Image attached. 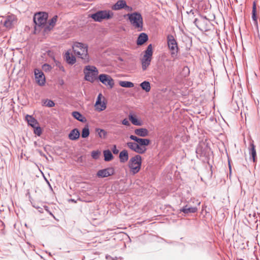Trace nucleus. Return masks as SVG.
Masks as SVG:
<instances>
[{
  "mask_svg": "<svg viewBox=\"0 0 260 260\" xmlns=\"http://www.w3.org/2000/svg\"><path fill=\"white\" fill-rule=\"evenodd\" d=\"M46 210H47V211L49 213V214H50V215H51L53 217V218H54V219H56V218H55V217H54V216L52 214V213H51V212H50V211H49L47 209H46Z\"/></svg>",
  "mask_w": 260,
  "mask_h": 260,
  "instance_id": "de8ad7c7",
  "label": "nucleus"
},
{
  "mask_svg": "<svg viewBox=\"0 0 260 260\" xmlns=\"http://www.w3.org/2000/svg\"><path fill=\"white\" fill-rule=\"evenodd\" d=\"M229 169H230V173H231V166L230 164H229Z\"/></svg>",
  "mask_w": 260,
  "mask_h": 260,
  "instance_id": "09e8293b",
  "label": "nucleus"
},
{
  "mask_svg": "<svg viewBox=\"0 0 260 260\" xmlns=\"http://www.w3.org/2000/svg\"><path fill=\"white\" fill-rule=\"evenodd\" d=\"M113 13L110 11H99L91 15V17L95 21L101 22L104 19H109L113 17Z\"/></svg>",
  "mask_w": 260,
  "mask_h": 260,
  "instance_id": "39448f33",
  "label": "nucleus"
},
{
  "mask_svg": "<svg viewBox=\"0 0 260 260\" xmlns=\"http://www.w3.org/2000/svg\"><path fill=\"white\" fill-rule=\"evenodd\" d=\"M168 45L171 52L172 57H175L177 55L178 46L176 41L172 35H168L167 37Z\"/></svg>",
  "mask_w": 260,
  "mask_h": 260,
  "instance_id": "423d86ee",
  "label": "nucleus"
},
{
  "mask_svg": "<svg viewBox=\"0 0 260 260\" xmlns=\"http://www.w3.org/2000/svg\"><path fill=\"white\" fill-rule=\"evenodd\" d=\"M126 6V2L124 0H119L112 7V9L117 11L124 9Z\"/></svg>",
  "mask_w": 260,
  "mask_h": 260,
  "instance_id": "2eb2a0df",
  "label": "nucleus"
},
{
  "mask_svg": "<svg viewBox=\"0 0 260 260\" xmlns=\"http://www.w3.org/2000/svg\"><path fill=\"white\" fill-rule=\"evenodd\" d=\"M141 88L146 92H149L151 89L150 84L148 81H145L140 84Z\"/></svg>",
  "mask_w": 260,
  "mask_h": 260,
  "instance_id": "c85d7f7f",
  "label": "nucleus"
},
{
  "mask_svg": "<svg viewBox=\"0 0 260 260\" xmlns=\"http://www.w3.org/2000/svg\"><path fill=\"white\" fill-rule=\"evenodd\" d=\"M57 15L54 16L52 18V19L49 20V25L50 26H51L52 27H53L55 25V24L57 21Z\"/></svg>",
  "mask_w": 260,
  "mask_h": 260,
  "instance_id": "e433bc0d",
  "label": "nucleus"
},
{
  "mask_svg": "<svg viewBox=\"0 0 260 260\" xmlns=\"http://www.w3.org/2000/svg\"><path fill=\"white\" fill-rule=\"evenodd\" d=\"M99 79L103 84L107 86H109L110 88H112L114 86V82L110 76L106 74H101L99 77Z\"/></svg>",
  "mask_w": 260,
  "mask_h": 260,
  "instance_id": "6e6552de",
  "label": "nucleus"
},
{
  "mask_svg": "<svg viewBox=\"0 0 260 260\" xmlns=\"http://www.w3.org/2000/svg\"><path fill=\"white\" fill-rule=\"evenodd\" d=\"M135 134L141 137H145L148 135L149 132L147 129L145 128H136L134 131Z\"/></svg>",
  "mask_w": 260,
  "mask_h": 260,
  "instance_id": "f3484780",
  "label": "nucleus"
},
{
  "mask_svg": "<svg viewBox=\"0 0 260 260\" xmlns=\"http://www.w3.org/2000/svg\"><path fill=\"white\" fill-rule=\"evenodd\" d=\"M42 69L45 72H48L51 70V67L48 64H44L42 66Z\"/></svg>",
  "mask_w": 260,
  "mask_h": 260,
  "instance_id": "58836bf2",
  "label": "nucleus"
},
{
  "mask_svg": "<svg viewBox=\"0 0 260 260\" xmlns=\"http://www.w3.org/2000/svg\"><path fill=\"white\" fill-rule=\"evenodd\" d=\"M104 160L106 161H109L113 158V155L109 150H104L103 152Z\"/></svg>",
  "mask_w": 260,
  "mask_h": 260,
  "instance_id": "a878e982",
  "label": "nucleus"
},
{
  "mask_svg": "<svg viewBox=\"0 0 260 260\" xmlns=\"http://www.w3.org/2000/svg\"><path fill=\"white\" fill-rule=\"evenodd\" d=\"M112 150L113 151V153L115 154H118L119 152V150L117 149L116 146L115 145L113 146Z\"/></svg>",
  "mask_w": 260,
  "mask_h": 260,
  "instance_id": "a19ab883",
  "label": "nucleus"
},
{
  "mask_svg": "<svg viewBox=\"0 0 260 260\" xmlns=\"http://www.w3.org/2000/svg\"><path fill=\"white\" fill-rule=\"evenodd\" d=\"M67 62L71 64H73L76 62V58L72 54H70L69 52H67L64 55Z\"/></svg>",
  "mask_w": 260,
  "mask_h": 260,
  "instance_id": "5701e85b",
  "label": "nucleus"
},
{
  "mask_svg": "<svg viewBox=\"0 0 260 260\" xmlns=\"http://www.w3.org/2000/svg\"><path fill=\"white\" fill-rule=\"evenodd\" d=\"M127 17L132 26L138 31L143 30V20L141 14L139 12L128 13L124 15V17Z\"/></svg>",
  "mask_w": 260,
  "mask_h": 260,
  "instance_id": "f03ea898",
  "label": "nucleus"
},
{
  "mask_svg": "<svg viewBox=\"0 0 260 260\" xmlns=\"http://www.w3.org/2000/svg\"><path fill=\"white\" fill-rule=\"evenodd\" d=\"M96 132H98L99 136L101 138H105L107 135L106 132L103 129L96 128Z\"/></svg>",
  "mask_w": 260,
  "mask_h": 260,
  "instance_id": "f704fd0d",
  "label": "nucleus"
},
{
  "mask_svg": "<svg viewBox=\"0 0 260 260\" xmlns=\"http://www.w3.org/2000/svg\"><path fill=\"white\" fill-rule=\"evenodd\" d=\"M196 26L197 27H198L199 28H200V27L198 26L199 20L197 18H196Z\"/></svg>",
  "mask_w": 260,
  "mask_h": 260,
  "instance_id": "a18cd8bd",
  "label": "nucleus"
},
{
  "mask_svg": "<svg viewBox=\"0 0 260 260\" xmlns=\"http://www.w3.org/2000/svg\"><path fill=\"white\" fill-rule=\"evenodd\" d=\"M114 169L112 168H108L105 169L99 170L96 174L99 178H105L113 175Z\"/></svg>",
  "mask_w": 260,
  "mask_h": 260,
  "instance_id": "9d476101",
  "label": "nucleus"
},
{
  "mask_svg": "<svg viewBox=\"0 0 260 260\" xmlns=\"http://www.w3.org/2000/svg\"><path fill=\"white\" fill-rule=\"evenodd\" d=\"M201 116H202L203 117L201 119H200V125H198V129L199 131H198L199 133H200V132H201V136H199V139L200 140V141H199L200 144H201L202 142H203L204 140H206V138H205V134L203 133L204 131L202 129L204 125V123H205V121L204 120L205 115L203 114H202Z\"/></svg>",
  "mask_w": 260,
  "mask_h": 260,
  "instance_id": "9b49d317",
  "label": "nucleus"
},
{
  "mask_svg": "<svg viewBox=\"0 0 260 260\" xmlns=\"http://www.w3.org/2000/svg\"><path fill=\"white\" fill-rule=\"evenodd\" d=\"M181 211L183 212L185 214H188L190 213L195 212V208L189 207L187 205L184 207L180 210Z\"/></svg>",
  "mask_w": 260,
  "mask_h": 260,
  "instance_id": "7c9ffc66",
  "label": "nucleus"
},
{
  "mask_svg": "<svg viewBox=\"0 0 260 260\" xmlns=\"http://www.w3.org/2000/svg\"><path fill=\"white\" fill-rule=\"evenodd\" d=\"M252 19L254 21V23L256 25H257V20L256 17V8L255 3L254 2L252 6Z\"/></svg>",
  "mask_w": 260,
  "mask_h": 260,
  "instance_id": "cd10ccee",
  "label": "nucleus"
},
{
  "mask_svg": "<svg viewBox=\"0 0 260 260\" xmlns=\"http://www.w3.org/2000/svg\"><path fill=\"white\" fill-rule=\"evenodd\" d=\"M47 17V13L45 12H39L35 15L34 21L35 24L39 26H43L46 23Z\"/></svg>",
  "mask_w": 260,
  "mask_h": 260,
  "instance_id": "0eeeda50",
  "label": "nucleus"
},
{
  "mask_svg": "<svg viewBox=\"0 0 260 260\" xmlns=\"http://www.w3.org/2000/svg\"><path fill=\"white\" fill-rule=\"evenodd\" d=\"M59 69H60L61 70H62V71H64V68H63V67L62 66H59Z\"/></svg>",
  "mask_w": 260,
  "mask_h": 260,
  "instance_id": "49530a36",
  "label": "nucleus"
},
{
  "mask_svg": "<svg viewBox=\"0 0 260 260\" xmlns=\"http://www.w3.org/2000/svg\"><path fill=\"white\" fill-rule=\"evenodd\" d=\"M74 54L79 58H81L84 63L89 61L87 45L79 42H76L73 45Z\"/></svg>",
  "mask_w": 260,
  "mask_h": 260,
  "instance_id": "f257e3e1",
  "label": "nucleus"
},
{
  "mask_svg": "<svg viewBox=\"0 0 260 260\" xmlns=\"http://www.w3.org/2000/svg\"><path fill=\"white\" fill-rule=\"evenodd\" d=\"M116 259H117V257L112 258V260H116Z\"/></svg>",
  "mask_w": 260,
  "mask_h": 260,
  "instance_id": "8fccbe9b",
  "label": "nucleus"
},
{
  "mask_svg": "<svg viewBox=\"0 0 260 260\" xmlns=\"http://www.w3.org/2000/svg\"><path fill=\"white\" fill-rule=\"evenodd\" d=\"M249 154L252 158L253 161L255 162L256 159V152L255 146L253 144V142H250L249 147Z\"/></svg>",
  "mask_w": 260,
  "mask_h": 260,
  "instance_id": "a211bd4d",
  "label": "nucleus"
},
{
  "mask_svg": "<svg viewBox=\"0 0 260 260\" xmlns=\"http://www.w3.org/2000/svg\"><path fill=\"white\" fill-rule=\"evenodd\" d=\"M16 21V18L14 15H8L4 22V25L10 28L15 23Z\"/></svg>",
  "mask_w": 260,
  "mask_h": 260,
  "instance_id": "ddd939ff",
  "label": "nucleus"
},
{
  "mask_svg": "<svg viewBox=\"0 0 260 260\" xmlns=\"http://www.w3.org/2000/svg\"><path fill=\"white\" fill-rule=\"evenodd\" d=\"M126 145L128 148L135 151V152L139 154L144 153V149H143L142 148H140L138 146L139 144L137 143L129 142L126 143Z\"/></svg>",
  "mask_w": 260,
  "mask_h": 260,
  "instance_id": "f8f14e48",
  "label": "nucleus"
},
{
  "mask_svg": "<svg viewBox=\"0 0 260 260\" xmlns=\"http://www.w3.org/2000/svg\"><path fill=\"white\" fill-rule=\"evenodd\" d=\"M101 152L99 150H96V151H92L91 152V156L94 159H98L99 157V155L100 154Z\"/></svg>",
  "mask_w": 260,
  "mask_h": 260,
  "instance_id": "c9c22d12",
  "label": "nucleus"
},
{
  "mask_svg": "<svg viewBox=\"0 0 260 260\" xmlns=\"http://www.w3.org/2000/svg\"><path fill=\"white\" fill-rule=\"evenodd\" d=\"M148 40V36L145 33H141L138 38L137 43L138 45H142Z\"/></svg>",
  "mask_w": 260,
  "mask_h": 260,
  "instance_id": "4be33fe9",
  "label": "nucleus"
},
{
  "mask_svg": "<svg viewBox=\"0 0 260 260\" xmlns=\"http://www.w3.org/2000/svg\"><path fill=\"white\" fill-rule=\"evenodd\" d=\"M34 72L37 83L39 85H44L46 81L44 73L41 70L38 69H35Z\"/></svg>",
  "mask_w": 260,
  "mask_h": 260,
  "instance_id": "1a4fd4ad",
  "label": "nucleus"
},
{
  "mask_svg": "<svg viewBox=\"0 0 260 260\" xmlns=\"http://www.w3.org/2000/svg\"><path fill=\"white\" fill-rule=\"evenodd\" d=\"M119 159L121 162L124 163L127 161L128 159V154L127 151L123 150L120 152Z\"/></svg>",
  "mask_w": 260,
  "mask_h": 260,
  "instance_id": "412c9836",
  "label": "nucleus"
},
{
  "mask_svg": "<svg viewBox=\"0 0 260 260\" xmlns=\"http://www.w3.org/2000/svg\"><path fill=\"white\" fill-rule=\"evenodd\" d=\"M129 138L131 140H134L135 141V142H136V143H137L138 141H139V139H140L139 138H138L135 136H134V135H131L129 136Z\"/></svg>",
  "mask_w": 260,
  "mask_h": 260,
  "instance_id": "ea45409f",
  "label": "nucleus"
},
{
  "mask_svg": "<svg viewBox=\"0 0 260 260\" xmlns=\"http://www.w3.org/2000/svg\"><path fill=\"white\" fill-rule=\"evenodd\" d=\"M43 105L51 108L54 107L55 104L53 101L46 99L43 101Z\"/></svg>",
  "mask_w": 260,
  "mask_h": 260,
  "instance_id": "72a5a7b5",
  "label": "nucleus"
},
{
  "mask_svg": "<svg viewBox=\"0 0 260 260\" xmlns=\"http://www.w3.org/2000/svg\"><path fill=\"white\" fill-rule=\"evenodd\" d=\"M142 157L140 155H136L130 158L128 161V167L133 174L138 173L141 167Z\"/></svg>",
  "mask_w": 260,
  "mask_h": 260,
  "instance_id": "7ed1b4c3",
  "label": "nucleus"
},
{
  "mask_svg": "<svg viewBox=\"0 0 260 260\" xmlns=\"http://www.w3.org/2000/svg\"><path fill=\"white\" fill-rule=\"evenodd\" d=\"M129 119L131 122L135 125L141 126L142 124V122L141 120H138L137 118L132 115H129Z\"/></svg>",
  "mask_w": 260,
  "mask_h": 260,
  "instance_id": "bb28decb",
  "label": "nucleus"
},
{
  "mask_svg": "<svg viewBox=\"0 0 260 260\" xmlns=\"http://www.w3.org/2000/svg\"><path fill=\"white\" fill-rule=\"evenodd\" d=\"M80 136L79 131L77 128H74L71 131L69 135V138L71 140H77Z\"/></svg>",
  "mask_w": 260,
  "mask_h": 260,
  "instance_id": "6ab92c4d",
  "label": "nucleus"
},
{
  "mask_svg": "<svg viewBox=\"0 0 260 260\" xmlns=\"http://www.w3.org/2000/svg\"><path fill=\"white\" fill-rule=\"evenodd\" d=\"M151 59L152 58L150 57L143 56L141 60L142 68L143 71L146 70L150 65Z\"/></svg>",
  "mask_w": 260,
  "mask_h": 260,
  "instance_id": "aec40b11",
  "label": "nucleus"
},
{
  "mask_svg": "<svg viewBox=\"0 0 260 260\" xmlns=\"http://www.w3.org/2000/svg\"><path fill=\"white\" fill-rule=\"evenodd\" d=\"M101 96L102 94L100 93L98 96L95 107L96 110L99 111H102L104 110L106 108V105L105 103H102L101 102Z\"/></svg>",
  "mask_w": 260,
  "mask_h": 260,
  "instance_id": "4468645a",
  "label": "nucleus"
},
{
  "mask_svg": "<svg viewBox=\"0 0 260 260\" xmlns=\"http://www.w3.org/2000/svg\"><path fill=\"white\" fill-rule=\"evenodd\" d=\"M152 45L150 44L147 47V49L145 51V54L144 55V56L145 57H148L152 58Z\"/></svg>",
  "mask_w": 260,
  "mask_h": 260,
  "instance_id": "2f4dec72",
  "label": "nucleus"
},
{
  "mask_svg": "<svg viewBox=\"0 0 260 260\" xmlns=\"http://www.w3.org/2000/svg\"><path fill=\"white\" fill-rule=\"evenodd\" d=\"M34 128V133L37 135L40 136L42 134V129L39 126H35Z\"/></svg>",
  "mask_w": 260,
  "mask_h": 260,
  "instance_id": "4c0bfd02",
  "label": "nucleus"
},
{
  "mask_svg": "<svg viewBox=\"0 0 260 260\" xmlns=\"http://www.w3.org/2000/svg\"><path fill=\"white\" fill-rule=\"evenodd\" d=\"M45 180H46V181L47 183V184H48V185L50 186V188H51V185H50V184L49 182L48 181V180L46 178H45Z\"/></svg>",
  "mask_w": 260,
  "mask_h": 260,
  "instance_id": "c03bdc74",
  "label": "nucleus"
},
{
  "mask_svg": "<svg viewBox=\"0 0 260 260\" xmlns=\"http://www.w3.org/2000/svg\"><path fill=\"white\" fill-rule=\"evenodd\" d=\"M150 143V141L149 139L142 138H140L137 142L139 144L138 146L144 149V153H145L147 150L146 146L149 145Z\"/></svg>",
  "mask_w": 260,
  "mask_h": 260,
  "instance_id": "dca6fc26",
  "label": "nucleus"
},
{
  "mask_svg": "<svg viewBox=\"0 0 260 260\" xmlns=\"http://www.w3.org/2000/svg\"><path fill=\"white\" fill-rule=\"evenodd\" d=\"M122 124H123L124 125H126V126L129 125V122L126 118H125L122 120Z\"/></svg>",
  "mask_w": 260,
  "mask_h": 260,
  "instance_id": "79ce46f5",
  "label": "nucleus"
},
{
  "mask_svg": "<svg viewBox=\"0 0 260 260\" xmlns=\"http://www.w3.org/2000/svg\"><path fill=\"white\" fill-rule=\"evenodd\" d=\"M89 135V130L88 126H85L82 131L81 137L83 138H87Z\"/></svg>",
  "mask_w": 260,
  "mask_h": 260,
  "instance_id": "473e14b6",
  "label": "nucleus"
},
{
  "mask_svg": "<svg viewBox=\"0 0 260 260\" xmlns=\"http://www.w3.org/2000/svg\"><path fill=\"white\" fill-rule=\"evenodd\" d=\"M28 124L31 126L32 127H35L38 124L37 121L31 116L27 115L25 117Z\"/></svg>",
  "mask_w": 260,
  "mask_h": 260,
  "instance_id": "b1692460",
  "label": "nucleus"
},
{
  "mask_svg": "<svg viewBox=\"0 0 260 260\" xmlns=\"http://www.w3.org/2000/svg\"><path fill=\"white\" fill-rule=\"evenodd\" d=\"M72 116L77 120L79 121L84 122L86 121V118L79 112L74 111L72 112Z\"/></svg>",
  "mask_w": 260,
  "mask_h": 260,
  "instance_id": "393cba45",
  "label": "nucleus"
},
{
  "mask_svg": "<svg viewBox=\"0 0 260 260\" xmlns=\"http://www.w3.org/2000/svg\"><path fill=\"white\" fill-rule=\"evenodd\" d=\"M85 80L93 82L98 75L99 72L96 68L92 66H86L84 69Z\"/></svg>",
  "mask_w": 260,
  "mask_h": 260,
  "instance_id": "20e7f679",
  "label": "nucleus"
},
{
  "mask_svg": "<svg viewBox=\"0 0 260 260\" xmlns=\"http://www.w3.org/2000/svg\"><path fill=\"white\" fill-rule=\"evenodd\" d=\"M124 9H125L126 11H129V12H131L133 10L132 7L127 6L126 4V6L124 7Z\"/></svg>",
  "mask_w": 260,
  "mask_h": 260,
  "instance_id": "37998d69",
  "label": "nucleus"
},
{
  "mask_svg": "<svg viewBox=\"0 0 260 260\" xmlns=\"http://www.w3.org/2000/svg\"><path fill=\"white\" fill-rule=\"evenodd\" d=\"M119 84L123 87L131 88L134 86L133 83L126 81H121L119 82Z\"/></svg>",
  "mask_w": 260,
  "mask_h": 260,
  "instance_id": "c756f323",
  "label": "nucleus"
},
{
  "mask_svg": "<svg viewBox=\"0 0 260 260\" xmlns=\"http://www.w3.org/2000/svg\"><path fill=\"white\" fill-rule=\"evenodd\" d=\"M71 201H72V202H75V203L76 202H75L74 200H73V199H72V200H71Z\"/></svg>",
  "mask_w": 260,
  "mask_h": 260,
  "instance_id": "3c124183",
  "label": "nucleus"
}]
</instances>
